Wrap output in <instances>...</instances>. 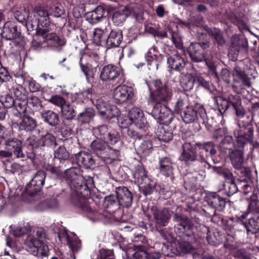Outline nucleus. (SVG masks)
Instances as JSON below:
<instances>
[{"label":"nucleus","instance_id":"obj_24","mask_svg":"<svg viewBox=\"0 0 259 259\" xmlns=\"http://www.w3.org/2000/svg\"><path fill=\"white\" fill-rule=\"evenodd\" d=\"M2 36L6 39H14L18 37L19 32L14 23L12 22H7L5 23L2 33Z\"/></svg>","mask_w":259,"mask_h":259},{"label":"nucleus","instance_id":"obj_32","mask_svg":"<svg viewBox=\"0 0 259 259\" xmlns=\"http://www.w3.org/2000/svg\"><path fill=\"white\" fill-rule=\"evenodd\" d=\"M160 171L164 176L169 177L173 174V166L169 158L164 157L159 160Z\"/></svg>","mask_w":259,"mask_h":259},{"label":"nucleus","instance_id":"obj_52","mask_svg":"<svg viewBox=\"0 0 259 259\" xmlns=\"http://www.w3.org/2000/svg\"><path fill=\"white\" fill-rule=\"evenodd\" d=\"M15 18L21 23L27 20L29 17V12L25 8L20 11H18L15 13Z\"/></svg>","mask_w":259,"mask_h":259},{"label":"nucleus","instance_id":"obj_15","mask_svg":"<svg viewBox=\"0 0 259 259\" xmlns=\"http://www.w3.org/2000/svg\"><path fill=\"white\" fill-rule=\"evenodd\" d=\"M120 69L113 65L109 64L103 67L101 70L100 78L103 81L115 80L119 75Z\"/></svg>","mask_w":259,"mask_h":259},{"label":"nucleus","instance_id":"obj_51","mask_svg":"<svg viewBox=\"0 0 259 259\" xmlns=\"http://www.w3.org/2000/svg\"><path fill=\"white\" fill-rule=\"evenodd\" d=\"M31 227L30 225L27 223L24 224L23 226L20 225L17 227L14 231V235L15 236H21L28 231H30Z\"/></svg>","mask_w":259,"mask_h":259},{"label":"nucleus","instance_id":"obj_17","mask_svg":"<svg viewBox=\"0 0 259 259\" xmlns=\"http://www.w3.org/2000/svg\"><path fill=\"white\" fill-rule=\"evenodd\" d=\"M116 193L119 205L129 207L133 201L131 192L125 187H119L116 188Z\"/></svg>","mask_w":259,"mask_h":259},{"label":"nucleus","instance_id":"obj_57","mask_svg":"<svg viewBox=\"0 0 259 259\" xmlns=\"http://www.w3.org/2000/svg\"><path fill=\"white\" fill-rule=\"evenodd\" d=\"M258 199L256 195H253L250 197L248 208L250 212L256 211L258 209Z\"/></svg>","mask_w":259,"mask_h":259},{"label":"nucleus","instance_id":"obj_43","mask_svg":"<svg viewBox=\"0 0 259 259\" xmlns=\"http://www.w3.org/2000/svg\"><path fill=\"white\" fill-rule=\"evenodd\" d=\"M13 91L18 100L24 101L27 98L26 92L22 85L16 84L13 86Z\"/></svg>","mask_w":259,"mask_h":259},{"label":"nucleus","instance_id":"obj_37","mask_svg":"<svg viewBox=\"0 0 259 259\" xmlns=\"http://www.w3.org/2000/svg\"><path fill=\"white\" fill-rule=\"evenodd\" d=\"M119 114V110L115 105H109L104 112L101 114L103 117L108 119H112L117 116Z\"/></svg>","mask_w":259,"mask_h":259},{"label":"nucleus","instance_id":"obj_22","mask_svg":"<svg viewBox=\"0 0 259 259\" xmlns=\"http://www.w3.org/2000/svg\"><path fill=\"white\" fill-rule=\"evenodd\" d=\"M167 63L170 69L177 71L182 70L186 65L184 59L177 53L167 57Z\"/></svg>","mask_w":259,"mask_h":259},{"label":"nucleus","instance_id":"obj_38","mask_svg":"<svg viewBox=\"0 0 259 259\" xmlns=\"http://www.w3.org/2000/svg\"><path fill=\"white\" fill-rule=\"evenodd\" d=\"M63 117L67 120L72 119L75 116L74 109L68 103H66L61 108Z\"/></svg>","mask_w":259,"mask_h":259},{"label":"nucleus","instance_id":"obj_2","mask_svg":"<svg viewBox=\"0 0 259 259\" xmlns=\"http://www.w3.org/2000/svg\"><path fill=\"white\" fill-rule=\"evenodd\" d=\"M150 92V98L157 103L167 102L170 100L172 90L160 80L156 79L150 81L148 84Z\"/></svg>","mask_w":259,"mask_h":259},{"label":"nucleus","instance_id":"obj_31","mask_svg":"<svg viewBox=\"0 0 259 259\" xmlns=\"http://www.w3.org/2000/svg\"><path fill=\"white\" fill-rule=\"evenodd\" d=\"M41 117L44 121L52 126L57 125L60 122L58 114L52 110L44 111L41 113Z\"/></svg>","mask_w":259,"mask_h":259},{"label":"nucleus","instance_id":"obj_39","mask_svg":"<svg viewBox=\"0 0 259 259\" xmlns=\"http://www.w3.org/2000/svg\"><path fill=\"white\" fill-rule=\"evenodd\" d=\"M221 149L228 153L236 149L234 146L232 137L227 136L224 138L222 142Z\"/></svg>","mask_w":259,"mask_h":259},{"label":"nucleus","instance_id":"obj_13","mask_svg":"<svg viewBox=\"0 0 259 259\" xmlns=\"http://www.w3.org/2000/svg\"><path fill=\"white\" fill-rule=\"evenodd\" d=\"M236 141L241 147L248 142H251L253 139V128L251 125L246 127H240V129L234 132Z\"/></svg>","mask_w":259,"mask_h":259},{"label":"nucleus","instance_id":"obj_34","mask_svg":"<svg viewBox=\"0 0 259 259\" xmlns=\"http://www.w3.org/2000/svg\"><path fill=\"white\" fill-rule=\"evenodd\" d=\"M94 115V110L92 108H88L79 114L77 116V120L81 124L88 123L93 119Z\"/></svg>","mask_w":259,"mask_h":259},{"label":"nucleus","instance_id":"obj_54","mask_svg":"<svg viewBox=\"0 0 259 259\" xmlns=\"http://www.w3.org/2000/svg\"><path fill=\"white\" fill-rule=\"evenodd\" d=\"M126 15L124 13L115 12L112 16V21L116 25H119L125 20Z\"/></svg>","mask_w":259,"mask_h":259},{"label":"nucleus","instance_id":"obj_56","mask_svg":"<svg viewBox=\"0 0 259 259\" xmlns=\"http://www.w3.org/2000/svg\"><path fill=\"white\" fill-rule=\"evenodd\" d=\"M42 143V146H50L53 145L55 142V137L51 134H47L42 137L40 140Z\"/></svg>","mask_w":259,"mask_h":259},{"label":"nucleus","instance_id":"obj_4","mask_svg":"<svg viewBox=\"0 0 259 259\" xmlns=\"http://www.w3.org/2000/svg\"><path fill=\"white\" fill-rule=\"evenodd\" d=\"M24 244L27 251L34 256L43 257L49 255L48 246L32 236H28Z\"/></svg>","mask_w":259,"mask_h":259},{"label":"nucleus","instance_id":"obj_35","mask_svg":"<svg viewBox=\"0 0 259 259\" xmlns=\"http://www.w3.org/2000/svg\"><path fill=\"white\" fill-rule=\"evenodd\" d=\"M175 243H163L161 248L162 253L167 256H172L174 255H180V251L178 248L174 247L176 246Z\"/></svg>","mask_w":259,"mask_h":259},{"label":"nucleus","instance_id":"obj_47","mask_svg":"<svg viewBox=\"0 0 259 259\" xmlns=\"http://www.w3.org/2000/svg\"><path fill=\"white\" fill-rule=\"evenodd\" d=\"M49 9L50 10V15L55 17H60L65 12L64 9L60 4H54Z\"/></svg>","mask_w":259,"mask_h":259},{"label":"nucleus","instance_id":"obj_30","mask_svg":"<svg viewBox=\"0 0 259 259\" xmlns=\"http://www.w3.org/2000/svg\"><path fill=\"white\" fill-rule=\"evenodd\" d=\"M155 134L160 141L167 142L172 138V134L168 130L167 126L159 124L155 131Z\"/></svg>","mask_w":259,"mask_h":259},{"label":"nucleus","instance_id":"obj_44","mask_svg":"<svg viewBox=\"0 0 259 259\" xmlns=\"http://www.w3.org/2000/svg\"><path fill=\"white\" fill-rule=\"evenodd\" d=\"M224 189L226 194L230 196L235 193L237 190V187L234 180L231 181H225Z\"/></svg>","mask_w":259,"mask_h":259},{"label":"nucleus","instance_id":"obj_55","mask_svg":"<svg viewBox=\"0 0 259 259\" xmlns=\"http://www.w3.org/2000/svg\"><path fill=\"white\" fill-rule=\"evenodd\" d=\"M1 102L6 108H11L14 104V100L12 96L6 95L1 97Z\"/></svg>","mask_w":259,"mask_h":259},{"label":"nucleus","instance_id":"obj_11","mask_svg":"<svg viewBox=\"0 0 259 259\" xmlns=\"http://www.w3.org/2000/svg\"><path fill=\"white\" fill-rule=\"evenodd\" d=\"M135 94L134 89L126 85L117 87L113 91V98L117 104H122L132 100Z\"/></svg>","mask_w":259,"mask_h":259},{"label":"nucleus","instance_id":"obj_19","mask_svg":"<svg viewBox=\"0 0 259 259\" xmlns=\"http://www.w3.org/2000/svg\"><path fill=\"white\" fill-rule=\"evenodd\" d=\"M208 205L219 211H222L225 207V200L216 193L208 194L205 197Z\"/></svg>","mask_w":259,"mask_h":259},{"label":"nucleus","instance_id":"obj_21","mask_svg":"<svg viewBox=\"0 0 259 259\" xmlns=\"http://www.w3.org/2000/svg\"><path fill=\"white\" fill-rule=\"evenodd\" d=\"M152 211L155 223L160 226H165L170 217L168 210L165 208L159 210L153 207Z\"/></svg>","mask_w":259,"mask_h":259},{"label":"nucleus","instance_id":"obj_53","mask_svg":"<svg viewBox=\"0 0 259 259\" xmlns=\"http://www.w3.org/2000/svg\"><path fill=\"white\" fill-rule=\"evenodd\" d=\"M178 250L180 251V255L181 253H188L193 250V247L190 244L185 241L180 242L178 243Z\"/></svg>","mask_w":259,"mask_h":259},{"label":"nucleus","instance_id":"obj_1","mask_svg":"<svg viewBox=\"0 0 259 259\" xmlns=\"http://www.w3.org/2000/svg\"><path fill=\"white\" fill-rule=\"evenodd\" d=\"M49 8L46 7H36L33 9L34 16L36 17L35 21L38 25L44 28L40 29L38 31L39 35L46 38V40L53 39L55 40L58 39V36L54 33H49L54 26L51 24Z\"/></svg>","mask_w":259,"mask_h":259},{"label":"nucleus","instance_id":"obj_16","mask_svg":"<svg viewBox=\"0 0 259 259\" xmlns=\"http://www.w3.org/2000/svg\"><path fill=\"white\" fill-rule=\"evenodd\" d=\"M128 117L133 124L141 129L147 124V121L143 111L138 107H133L128 112Z\"/></svg>","mask_w":259,"mask_h":259},{"label":"nucleus","instance_id":"obj_58","mask_svg":"<svg viewBox=\"0 0 259 259\" xmlns=\"http://www.w3.org/2000/svg\"><path fill=\"white\" fill-rule=\"evenodd\" d=\"M95 104L100 115L102 112H104V110L109 105L102 98L98 99Z\"/></svg>","mask_w":259,"mask_h":259},{"label":"nucleus","instance_id":"obj_20","mask_svg":"<svg viewBox=\"0 0 259 259\" xmlns=\"http://www.w3.org/2000/svg\"><path fill=\"white\" fill-rule=\"evenodd\" d=\"M5 145L7 149L12 151L13 149L14 154L17 158H23L24 154L22 152V143L16 138H6Z\"/></svg>","mask_w":259,"mask_h":259},{"label":"nucleus","instance_id":"obj_12","mask_svg":"<svg viewBox=\"0 0 259 259\" xmlns=\"http://www.w3.org/2000/svg\"><path fill=\"white\" fill-rule=\"evenodd\" d=\"M58 237L61 241L67 242L72 252H77L80 250L81 241L74 233H69L66 230H63L59 233Z\"/></svg>","mask_w":259,"mask_h":259},{"label":"nucleus","instance_id":"obj_63","mask_svg":"<svg viewBox=\"0 0 259 259\" xmlns=\"http://www.w3.org/2000/svg\"><path fill=\"white\" fill-rule=\"evenodd\" d=\"M230 105H231L233 107H237V106L241 105V100L238 96L230 95L228 96L227 100Z\"/></svg>","mask_w":259,"mask_h":259},{"label":"nucleus","instance_id":"obj_26","mask_svg":"<svg viewBox=\"0 0 259 259\" xmlns=\"http://www.w3.org/2000/svg\"><path fill=\"white\" fill-rule=\"evenodd\" d=\"M89 56L87 55H82L80 58L79 65L82 71L85 75L88 81H91L94 77V72L91 64L87 62Z\"/></svg>","mask_w":259,"mask_h":259},{"label":"nucleus","instance_id":"obj_18","mask_svg":"<svg viewBox=\"0 0 259 259\" xmlns=\"http://www.w3.org/2000/svg\"><path fill=\"white\" fill-rule=\"evenodd\" d=\"M183 151L180 157L181 160L188 163L196 160L197 155L195 144L186 142L183 144Z\"/></svg>","mask_w":259,"mask_h":259},{"label":"nucleus","instance_id":"obj_8","mask_svg":"<svg viewBox=\"0 0 259 259\" xmlns=\"http://www.w3.org/2000/svg\"><path fill=\"white\" fill-rule=\"evenodd\" d=\"M233 75L234 82L232 87L236 93L241 94L245 87L249 88L251 86L249 78L238 66L234 68Z\"/></svg>","mask_w":259,"mask_h":259},{"label":"nucleus","instance_id":"obj_9","mask_svg":"<svg viewBox=\"0 0 259 259\" xmlns=\"http://www.w3.org/2000/svg\"><path fill=\"white\" fill-rule=\"evenodd\" d=\"M46 178V172L43 170H38L33 176L29 183L26 187L27 193L31 196H33L40 191L45 184Z\"/></svg>","mask_w":259,"mask_h":259},{"label":"nucleus","instance_id":"obj_14","mask_svg":"<svg viewBox=\"0 0 259 259\" xmlns=\"http://www.w3.org/2000/svg\"><path fill=\"white\" fill-rule=\"evenodd\" d=\"M207 43H192L188 48V53L192 61L200 62L204 60L205 56L204 49L207 48Z\"/></svg>","mask_w":259,"mask_h":259},{"label":"nucleus","instance_id":"obj_59","mask_svg":"<svg viewBox=\"0 0 259 259\" xmlns=\"http://www.w3.org/2000/svg\"><path fill=\"white\" fill-rule=\"evenodd\" d=\"M54 200H46L45 201L39 203L36 206V209L38 210L43 211L47 210L49 208H52L54 203Z\"/></svg>","mask_w":259,"mask_h":259},{"label":"nucleus","instance_id":"obj_27","mask_svg":"<svg viewBox=\"0 0 259 259\" xmlns=\"http://www.w3.org/2000/svg\"><path fill=\"white\" fill-rule=\"evenodd\" d=\"M232 164L236 169H240L243 167V158L242 151L240 149H236L228 153Z\"/></svg>","mask_w":259,"mask_h":259},{"label":"nucleus","instance_id":"obj_64","mask_svg":"<svg viewBox=\"0 0 259 259\" xmlns=\"http://www.w3.org/2000/svg\"><path fill=\"white\" fill-rule=\"evenodd\" d=\"M118 121L122 128H126L128 125L133 124L131 118L128 117V115L127 117H120L118 119Z\"/></svg>","mask_w":259,"mask_h":259},{"label":"nucleus","instance_id":"obj_33","mask_svg":"<svg viewBox=\"0 0 259 259\" xmlns=\"http://www.w3.org/2000/svg\"><path fill=\"white\" fill-rule=\"evenodd\" d=\"M246 215V214L241 215L239 221L244 226L248 232H256L259 230V223L253 218H250L248 220L247 222H244V220Z\"/></svg>","mask_w":259,"mask_h":259},{"label":"nucleus","instance_id":"obj_61","mask_svg":"<svg viewBox=\"0 0 259 259\" xmlns=\"http://www.w3.org/2000/svg\"><path fill=\"white\" fill-rule=\"evenodd\" d=\"M188 106V104L186 102L183 100H179L176 104L175 105V111L178 113L182 114L185 109H186Z\"/></svg>","mask_w":259,"mask_h":259},{"label":"nucleus","instance_id":"obj_49","mask_svg":"<svg viewBox=\"0 0 259 259\" xmlns=\"http://www.w3.org/2000/svg\"><path fill=\"white\" fill-rule=\"evenodd\" d=\"M152 144L150 141H146L141 143L140 145L138 150L139 152L146 155L149 154L152 149Z\"/></svg>","mask_w":259,"mask_h":259},{"label":"nucleus","instance_id":"obj_10","mask_svg":"<svg viewBox=\"0 0 259 259\" xmlns=\"http://www.w3.org/2000/svg\"><path fill=\"white\" fill-rule=\"evenodd\" d=\"M151 114L158 122L162 124L168 123L173 118V115L170 109L160 103H156Z\"/></svg>","mask_w":259,"mask_h":259},{"label":"nucleus","instance_id":"obj_42","mask_svg":"<svg viewBox=\"0 0 259 259\" xmlns=\"http://www.w3.org/2000/svg\"><path fill=\"white\" fill-rule=\"evenodd\" d=\"M145 58L149 65L157 68L158 64L156 60L157 57L154 48H152L149 49L146 54Z\"/></svg>","mask_w":259,"mask_h":259},{"label":"nucleus","instance_id":"obj_29","mask_svg":"<svg viewBox=\"0 0 259 259\" xmlns=\"http://www.w3.org/2000/svg\"><path fill=\"white\" fill-rule=\"evenodd\" d=\"M122 33L120 31L111 30L106 39V45L108 48L119 46L122 40Z\"/></svg>","mask_w":259,"mask_h":259},{"label":"nucleus","instance_id":"obj_60","mask_svg":"<svg viewBox=\"0 0 259 259\" xmlns=\"http://www.w3.org/2000/svg\"><path fill=\"white\" fill-rule=\"evenodd\" d=\"M212 36L219 45H222L224 43L225 40L222 36L221 31L216 28H214L211 30Z\"/></svg>","mask_w":259,"mask_h":259},{"label":"nucleus","instance_id":"obj_28","mask_svg":"<svg viewBox=\"0 0 259 259\" xmlns=\"http://www.w3.org/2000/svg\"><path fill=\"white\" fill-rule=\"evenodd\" d=\"M75 158L79 165H84L87 168H90L95 163V160L89 153L80 152L76 154Z\"/></svg>","mask_w":259,"mask_h":259},{"label":"nucleus","instance_id":"obj_23","mask_svg":"<svg viewBox=\"0 0 259 259\" xmlns=\"http://www.w3.org/2000/svg\"><path fill=\"white\" fill-rule=\"evenodd\" d=\"M108 143L99 139L94 140L91 144L92 152L101 159L106 155L105 151L108 149Z\"/></svg>","mask_w":259,"mask_h":259},{"label":"nucleus","instance_id":"obj_50","mask_svg":"<svg viewBox=\"0 0 259 259\" xmlns=\"http://www.w3.org/2000/svg\"><path fill=\"white\" fill-rule=\"evenodd\" d=\"M48 102L61 108L66 103V100L60 95H54L48 100Z\"/></svg>","mask_w":259,"mask_h":259},{"label":"nucleus","instance_id":"obj_40","mask_svg":"<svg viewBox=\"0 0 259 259\" xmlns=\"http://www.w3.org/2000/svg\"><path fill=\"white\" fill-rule=\"evenodd\" d=\"M106 155L103 157L102 160L106 163H110L113 160L116 159L119 155V151L110 148L108 146V149L105 151Z\"/></svg>","mask_w":259,"mask_h":259},{"label":"nucleus","instance_id":"obj_6","mask_svg":"<svg viewBox=\"0 0 259 259\" xmlns=\"http://www.w3.org/2000/svg\"><path fill=\"white\" fill-rule=\"evenodd\" d=\"M134 177L139 184L142 193L147 195L151 194L154 190L156 184L147 176L145 169L139 166L134 173Z\"/></svg>","mask_w":259,"mask_h":259},{"label":"nucleus","instance_id":"obj_7","mask_svg":"<svg viewBox=\"0 0 259 259\" xmlns=\"http://www.w3.org/2000/svg\"><path fill=\"white\" fill-rule=\"evenodd\" d=\"M93 133L97 139L106 141L112 145L116 143L120 139L117 131L106 125L94 128Z\"/></svg>","mask_w":259,"mask_h":259},{"label":"nucleus","instance_id":"obj_3","mask_svg":"<svg viewBox=\"0 0 259 259\" xmlns=\"http://www.w3.org/2000/svg\"><path fill=\"white\" fill-rule=\"evenodd\" d=\"M12 126L13 128L27 132H32L36 128V120L27 115H23L17 110H14L12 118Z\"/></svg>","mask_w":259,"mask_h":259},{"label":"nucleus","instance_id":"obj_62","mask_svg":"<svg viewBox=\"0 0 259 259\" xmlns=\"http://www.w3.org/2000/svg\"><path fill=\"white\" fill-rule=\"evenodd\" d=\"M130 259H149V256L145 250L139 249L134 253Z\"/></svg>","mask_w":259,"mask_h":259},{"label":"nucleus","instance_id":"obj_36","mask_svg":"<svg viewBox=\"0 0 259 259\" xmlns=\"http://www.w3.org/2000/svg\"><path fill=\"white\" fill-rule=\"evenodd\" d=\"M110 30V27H109V28H105L106 32L101 28H98L95 29L93 34V39L95 42L98 44L103 40H106L107 32Z\"/></svg>","mask_w":259,"mask_h":259},{"label":"nucleus","instance_id":"obj_46","mask_svg":"<svg viewBox=\"0 0 259 259\" xmlns=\"http://www.w3.org/2000/svg\"><path fill=\"white\" fill-rule=\"evenodd\" d=\"M177 221L178 225L182 227L183 229L186 231L193 229V225L190 220L186 217H178Z\"/></svg>","mask_w":259,"mask_h":259},{"label":"nucleus","instance_id":"obj_25","mask_svg":"<svg viewBox=\"0 0 259 259\" xmlns=\"http://www.w3.org/2000/svg\"><path fill=\"white\" fill-rule=\"evenodd\" d=\"M104 14L105 10L103 7L98 6L94 11L87 14L86 19L91 24H96L103 19Z\"/></svg>","mask_w":259,"mask_h":259},{"label":"nucleus","instance_id":"obj_5","mask_svg":"<svg viewBox=\"0 0 259 259\" xmlns=\"http://www.w3.org/2000/svg\"><path fill=\"white\" fill-rule=\"evenodd\" d=\"M181 116L185 123H190L196 121L203 122L206 117V113L202 105L196 104L194 107H187Z\"/></svg>","mask_w":259,"mask_h":259},{"label":"nucleus","instance_id":"obj_45","mask_svg":"<svg viewBox=\"0 0 259 259\" xmlns=\"http://www.w3.org/2000/svg\"><path fill=\"white\" fill-rule=\"evenodd\" d=\"M54 156L56 158L61 161L68 159L69 154L64 146H61L55 151Z\"/></svg>","mask_w":259,"mask_h":259},{"label":"nucleus","instance_id":"obj_48","mask_svg":"<svg viewBox=\"0 0 259 259\" xmlns=\"http://www.w3.org/2000/svg\"><path fill=\"white\" fill-rule=\"evenodd\" d=\"M78 169L74 167H71L65 171V177L66 179L71 181L77 180L79 176L78 175Z\"/></svg>","mask_w":259,"mask_h":259},{"label":"nucleus","instance_id":"obj_41","mask_svg":"<svg viewBox=\"0 0 259 259\" xmlns=\"http://www.w3.org/2000/svg\"><path fill=\"white\" fill-rule=\"evenodd\" d=\"M195 78L190 75L187 74L183 77L181 80V84L184 90L190 91L193 89Z\"/></svg>","mask_w":259,"mask_h":259}]
</instances>
